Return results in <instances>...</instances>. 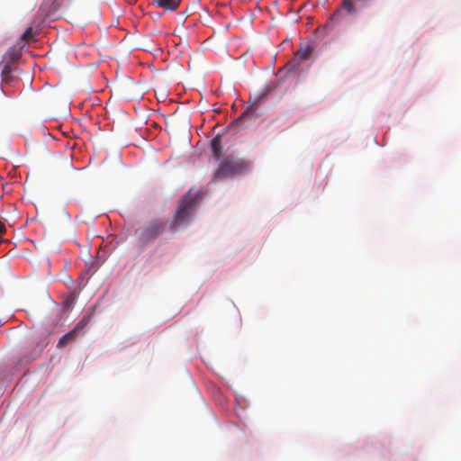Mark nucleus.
Masks as SVG:
<instances>
[{
    "label": "nucleus",
    "instance_id": "15",
    "mask_svg": "<svg viewBox=\"0 0 461 461\" xmlns=\"http://www.w3.org/2000/svg\"><path fill=\"white\" fill-rule=\"evenodd\" d=\"M242 119V116L239 117L236 122H240Z\"/></svg>",
    "mask_w": 461,
    "mask_h": 461
},
{
    "label": "nucleus",
    "instance_id": "3",
    "mask_svg": "<svg viewBox=\"0 0 461 461\" xmlns=\"http://www.w3.org/2000/svg\"><path fill=\"white\" fill-rule=\"evenodd\" d=\"M196 203V198L190 194H187L182 198L171 223L173 228L176 229L189 224Z\"/></svg>",
    "mask_w": 461,
    "mask_h": 461
},
{
    "label": "nucleus",
    "instance_id": "10",
    "mask_svg": "<svg viewBox=\"0 0 461 461\" xmlns=\"http://www.w3.org/2000/svg\"><path fill=\"white\" fill-rule=\"evenodd\" d=\"M312 48L310 46H306L304 48H301L295 52L294 59L300 61L306 60L311 53H312Z\"/></svg>",
    "mask_w": 461,
    "mask_h": 461
},
{
    "label": "nucleus",
    "instance_id": "1",
    "mask_svg": "<svg viewBox=\"0 0 461 461\" xmlns=\"http://www.w3.org/2000/svg\"><path fill=\"white\" fill-rule=\"evenodd\" d=\"M251 167V163L244 158L234 156L226 157L214 172L216 178H224L244 173Z\"/></svg>",
    "mask_w": 461,
    "mask_h": 461
},
{
    "label": "nucleus",
    "instance_id": "8",
    "mask_svg": "<svg viewBox=\"0 0 461 461\" xmlns=\"http://www.w3.org/2000/svg\"><path fill=\"white\" fill-rule=\"evenodd\" d=\"M211 148L215 158L219 159L221 156V140L220 136H216L211 140Z\"/></svg>",
    "mask_w": 461,
    "mask_h": 461
},
{
    "label": "nucleus",
    "instance_id": "5",
    "mask_svg": "<svg viewBox=\"0 0 461 461\" xmlns=\"http://www.w3.org/2000/svg\"><path fill=\"white\" fill-rule=\"evenodd\" d=\"M64 0H45L40 7V12L45 17H50L62 6Z\"/></svg>",
    "mask_w": 461,
    "mask_h": 461
},
{
    "label": "nucleus",
    "instance_id": "13",
    "mask_svg": "<svg viewBox=\"0 0 461 461\" xmlns=\"http://www.w3.org/2000/svg\"><path fill=\"white\" fill-rule=\"evenodd\" d=\"M6 232V227L5 223L0 220V237Z\"/></svg>",
    "mask_w": 461,
    "mask_h": 461
},
{
    "label": "nucleus",
    "instance_id": "12",
    "mask_svg": "<svg viewBox=\"0 0 461 461\" xmlns=\"http://www.w3.org/2000/svg\"><path fill=\"white\" fill-rule=\"evenodd\" d=\"M12 65L13 64H10V63H7V62L5 63L4 68L2 69V76H6V75L11 74V72H12Z\"/></svg>",
    "mask_w": 461,
    "mask_h": 461
},
{
    "label": "nucleus",
    "instance_id": "6",
    "mask_svg": "<svg viewBox=\"0 0 461 461\" xmlns=\"http://www.w3.org/2000/svg\"><path fill=\"white\" fill-rule=\"evenodd\" d=\"M342 11H345L348 14H356L357 10L352 0H342L341 8L334 12L331 16V20H337L341 15Z\"/></svg>",
    "mask_w": 461,
    "mask_h": 461
},
{
    "label": "nucleus",
    "instance_id": "7",
    "mask_svg": "<svg viewBox=\"0 0 461 461\" xmlns=\"http://www.w3.org/2000/svg\"><path fill=\"white\" fill-rule=\"evenodd\" d=\"M180 3L181 0H153V5L170 12L176 10Z\"/></svg>",
    "mask_w": 461,
    "mask_h": 461
},
{
    "label": "nucleus",
    "instance_id": "4",
    "mask_svg": "<svg viewBox=\"0 0 461 461\" xmlns=\"http://www.w3.org/2000/svg\"><path fill=\"white\" fill-rule=\"evenodd\" d=\"M84 328L83 321H79L75 328L70 330L69 332L63 335L60 339L59 340V343L57 347L59 348H65L68 344L74 342L77 337L78 332Z\"/></svg>",
    "mask_w": 461,
    "mask_h": 461
},
{
    "label": "nucleus",
    "instance_id": "9",
    "mask_svg": "<svg viewBox=\"0 0 461 461\" xmlns=\"http://www.w3.org/2000/svg\"><path fill=\"white\" fill-rule=\"evenodd\" d=\"M21 57V52L15 47L9 48L5 52V59L7 63L13 64Z\"/></svg>",
    "mask_w": 461,
    "mask_h": 461
},
{
    "label": "nucleus",
    "instance_id": "11",
    "mask_svg": "<svg viewBox=\"0 0 461 461\" xmlns=\"http://www.w3.org/2000/svg\"><path fill=\"white\" fill-rule=\"evenodd\" d=\"M33 31L32 28H28L22 35V40L29 41L33 37Z\"/></svg>",
    "mask_w": 461,
    "mask_h": 461
},
{
    "label": "nucleus",
    "instance_id": "2",
    "mask_svg": "<svg viewBox=\"0 0 461 461\" xmlns=\"http://www.w3.org/2000/svg\"><path fill=\"white\" fill-rule=\"evenodd\" d=\"M166 222L161 219H154L135 230L139 244L145 248L154 241L165 230Z\"/></svg>",
    "mask_w": 461,
    "mask_h": 461
},
{
    "label": "nucleus",
    "instance_id": "14",
    "mask_svg": "<svg viewBox=\"0 0 461 461\" xmlns=\"http://www.w3.org/2000/svg\"><path fill=\"white\" fill-rule=\"evenodd\" d=\"M2 78H3V81L9 83L12 79V76H11V74L6 75V76H2Z\"/></svg>",
    "mask_w": 461,
    "mask_h": 461
}]
</instances>
